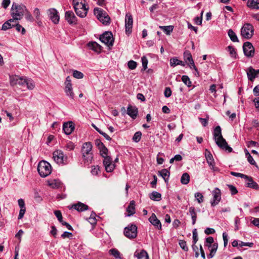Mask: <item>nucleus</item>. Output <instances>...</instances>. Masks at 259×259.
<instances>
[{
    "label": "nucleus",
    "instance_id": "1",
    "mask_svg": "<svg viewBox=\"0 0 259 259\" xmlns=\"http://www.w3.org/2000/svg\"><path fill=\"white\" fill-rule=\"evenodd\" d=\"M213 135V139L218 147L228 152L232 151V148L228 145L226 140L223 137L221 128L219 125L214 128Z\"/></svg>",
    "mask_w": 259,
    "mask_h": 259
},
{
    "label": "nucleus",
    "instance_id": "2",
    "mask_svg": "<svg viewBox=\"0 0 259 259\" xmlns=\"http://www.w3.org/2000/svg\"><path fill=\"white\" fill-rule=\"evenodd\" d=\"M27 8L24 5H19L15 3H13L11 10V15L14 20H20L22 19Z\"/></svg>",
    "mask_w": 259,
    "mask_h": 259
},
{
    "label": "nucleus",
    "instance_id": "3",
    "mask_svg": "<svg viewBox=\"0 0 259 259\" xmlns=\"http://www.w3.org/2000/svg\"><path fill=\"white\" fill-rule=\"evenodd\" d=\"M92 147L91 142H85L82 146L81 154L84 163H91L93 159Z\"/></svg>",
    "mask_w": 259,
    "mask_h": 259
},
{
    "label": "nucleus",
    "instance_id": "4",
    "mask_svg": "<svg viewBox=\"0 0 259 259\" xmlns=\"http://www.w3.org/2000/svg\"><path fill=\"white\" fill-rule=\"evenodd\" d=\"M37 170L39 175L43 178L49 176L52 171L51 164L46 161H41L37 166Z\"/></svg>",
    "mask_w": 259,
    "mask_h": 259
},
{
    "label": "nucleus",
    "instance_id": "5",
    "mask_svg": "<svg viewBox=\"0 0 259 259\" xmlns=\"http://www.w3.org/2000/svg\"><path fill=\"white\" fill-rule=\"evenodd\" d=\"M94 14L100 21L105 25H108L110 23V18L107 14L102 9L96 8L94 10Z\"/></svg>",
    "mask_w": 259,
    "mask_h": 259
},
{
    "label": "nucleus",
    "instance_id": "6",
    "mask_svg": "<svg viewBox=\"0 0 259 259\" xmlns=\"http://www.w3.org/2000/svg\"><path fill=\"white\" fill-rule=\"evenodd\" d=\"M53 155L55 161L58 164H66L68 162V157L65 155L61 150H55Z\"/></svg>",
    "mask_w": 259,
    "mask_h": 259
},
{
    "label": "nucleus",
    "instance_id": "7",
    "mask_svg": "<svg viewBox=\"0 0 259 259\" xmlns=\"http://www.w3.org/2000/svg\"><path fill=\"white\" fill-rule=\"evenodd\" d=\"M253 32L252 25L249 23H246L241 28V35L244 38L250 39L252 36Z\"/></svg>",
    "mask_w": 259,
    "mask_h": 259
},
{
    "label": "nucleus",
    "instance_id": "8",
    "mask_svg": "<svg viewBox=\"0 0 259 259\" xmlns=\"http://www.w3.org/2000/svg\"><path fill=\"white\" fill-rule=\"evenodd\" d=\"M85 4L84 0H73V5L75 12L76 15L81 18L85 17V12L84 10H83L82 13H79L80 10V9L81 8H82Z\"/></svg>",
    "mask_w": 259,
    "mask_h": 259
},
{
    "label": "nucleus",
    "instance_id": "9",
    "mask_svg": "<svg viewBox=\"0 0 259 259\" xmlns=\"http://www.w3.org/2000/svg\"><path fill=\"white\" fill-rule=\"evenodd\" d=\"M100 40L108 47L112 46L114 42L113 35L110 32H105L100 37Z\"/></svg>",
    "mask_w": 259,
    "mask_h": 259
},
{
    "label": "nucleus",
    "instance_id": "10",
    "mask_svg": "<svg viewBox=\"0 0 259 259\" xmlns=\"http://www.w3.org/2000/svg\"><path fill=\"white\" fill-rule=\"evenodd\" d=\"M243 52L245 56L247 57H252L254 54V49L252 45L246 41L244 43L243 46Z\"/></svg>",
    "mask_w": 259,
    "mask_h": 259
},
{
    "label": "nucleus",
    "instance_id": "11",
    "mask_svg": "<svg viewBox=\"0 0 259 259\" xmlns=\"http://www.w3.org/2000/svg\"><path fill=\"white\" fill-rule=\"evenodd\" d=\"M47 13L50 19L54 24H57L59 23L60 17L56 9L54 8L50 9L48 10Z\"/></svg>",
    "mask_w": 259,
    "mask_h": 259
},
{
    "label": "nucleus",
    "instance_id": "12",
    "mask_svg": "<svg viewBox=\"0 0 259 259\" xmlns=\"http://www.w3.org/2000/svg\"><path fill=\"white\" fill-rule=\"evenodd\" d=\"M212 194L213 196V198L212 200L210 201L211 205L212 207L217 205L219 204V202L221 199V193L220 190L215 188L212 191Z\"/></svg>",
    "mask_w": 259,
    "mask_h": 259
},
{
    "label": "nucleus",
    "instance_id": "13",
    "mask_svg": "<svg viewBox=\"0 0 259 259\" xmlns=\"http://www.w3.org/2000/svg\"><path fill=\"white\" fill-rule=\"evenodd\" d=\"M71 79L69 76H67L65 81V92L66 95L69 97L71 99H73L74 94L73 92L72 84L71 83Z\"/></svg>",
    "mask_w": 259,
    "mask_h": 259
},
{
    "label": "nucleus",
    "instance_id": "14",
    "mask_svg": "<svg viewBox=\"0 0 259 259\" xmlns=\"http://www.w3.org/2000/svg\"><path fill=\"white\" fill-rule=\"evenodd\" d=\"M205 156L208 164L210 168L213 171L218 170V167L215 166V162L213 156L209 151L207 149L205 150Z\"/></svg>",
    "mask_w": 259,
    "mask_h": 259
},
{
    "label": "nucleus",
    "instance_id": "15",
    "mask_svg": "<svg viewBox=\"0 0 259 259\" xmlns=\"http://www.w3.org/2000/svg\"><path fill=\"white\" fill-rule=\"evenodd\" d=\"M103 164L108 172H112L115 168V164L113 163L112 158L109 156L104 157Z\"/></svg>",
    "mask_w": 259,
    "mask_h": 259
},
{
    "label": "nucleus",
    "instance_id": "16",
    "mask_svg": "<svg viewBox=\"0 0 259 259\" xmlns=\"http://www.w3.org/2000/svg\"><path fill=\"white\" fill-rule=\"evenodd\" d=\"M10 82L11 84L12 85L19 84L20 86L25 87L26 82V78H23L18 76H11Z\"/></svg>",
    "mask_w": 259,
    "mask_h": 259
},
{
    "label": "nucleus",
    "instance_id": "17",
    "mask_svg": "<svg viewBox=\"0 0 259 259\" xmlns=\"http://www.w3.org/2000/svg\"><path fill=\"white\" fill-rule=\"evenodd\" d=\"M65 18L70 24H75L77 23V18L73 12L68 11L65 12Z\"/></svg>",
    "mask_w": 259,
    "mask_h": 259
},
{
    "label": "nucleus",
    "instance_id": "18",
    "mask_svg": "<svg viewBox=\"0 0 259 259\" xmlns=\"http://www.w3.org/2000/svg\"><path fill=\"white\" fill-rule=\"evenodd\" d=\"M246 73L248 80L253 81L259 73V69L255 70L252 67H249L246 70Z\"/></svg>",
    "mask_w": 259,
    "mask_h": 259
},
{
    "label": "nucleus",
    "instance_id": "19",
    "mask_svg": "<svg viewBox=\"0 0 259 259\" xmlns=\"http://www.w3.org/2000/svg\"><path fill=\"white\" fill-rule=\"evenodd\" d=\"M74 129V124L72 121H68L63 125V130L66 135H70Z\"/></svg>",
    "mask_w": 259,
    "mask_h": 259
},
{
    "label": "nucleus",
    "instance_id": "20",
    "mask_svg": "<svg viewBox=\"0 0 259 259\" xmlns=\"http://www.w3.org/2000/svg\"><path fill=\"white\" fill-rule=\"evenodd\" d=\"M149 222L157 229H161V224L160 221L157 218L155 213H152L149 218Z\"/></svg>",
    "mask_w": 259,
    "mask_h": 259
},
{
    "label": "nucleus",
    "instance_id": "21",
    "mask_svg": "<svg viewBox=\"0 0 259 259\" xmlns=\"http://www.w3.org/2000/svg\"><path fill=\"white\" fill-rule=\"evenodd\" d=\"M244 179H245V185L246 187L255 190L258 189V185L253 181L251 177L247 176V178H245Z\"/></svg>",
    "mask_w": 259,
    "mask_h": 259
},
{
    "label": "nucleus",
    "instance_id": "22",
    "mask_svg": "<svg viewBox=\"0 0 259 259\" xmlns=\"http://www.w3.org/2000/svg\"><path fill=\"white\" fill-rule=\"evenodd\" d=\"M68 207L69 209L74 208L78 211H83L88 209V205L80 202L72 205L71 207L68 206Z\"/></svg>",
    "mask_w": 259,
    "mask_h": 259
},
{
    "label": "nucleus",
    "instance_id": "23",
    "mask_svg": "<svg viewBox=\"0 0 259 259\" xmlns=\"http://www.w3.org/2000/svg\"><path fill=\"white\" fill-rule=\"evenodd\" d=\"M158 175L162 177L165 183H168L170 172L167 169L164 168L159 171L158 172Z\"/></svg>",
    "mask_w": 259,
    "mask_h": 259
},
{
    "label": "nucleus",
    "instance_id": "24",
    "mask_svg": "<svg viewBox=\"0 0 259 259\" xmlns=\"http://www.w3.org/2000/svg\"><path fill=\"white\" fill-rule=\"evenodd\" d=\"M187 214L191 216L192 220V225H195L197 219V213L195 207L193 206L190 207L189 209V212L187 213Z\"/></svg>",
    "mask_w": 259,
    "mask_h": 259
},
{
    "label": "nucleus",
    "instance_id": "25",
    "mask_svg": "<svg viewBox=\"0 0 259 259\" xmlns=\"http://www.w3.org/2000/svg\"><path fill=\"white\" fill-rule=\"evenodd\" d=\"M148 253L144 249L141 250H136L134 253V257L138 259H142L145 257H148Z\"/></svg>",
    "mask_w": 259,
    "mask_h": 259
},
{
    "label": "nucleus",
    "instance_id": "26",
    "mask_svg": "<svg viewBox=\"0 0 259 259\" xmlns=\"http://www.w3.org/2000/svg\"><path fill=\"white\" fill-rule=\"evenodd\" d=\"M14 21H15L14 20V19H10L9 20H8L7 21H6V22H5L2 25V30H7L12 28V27H14V26H15L14 24L12 23L14 22Z\"/></svg>",
    "mask_w": 259,
    "mask_h": 259
},
{
    "label": "nucleus",
    "instance_id": "27",
    "mask_svg": "<svg viewBox=\"0 0 259 259\" xmlns=\"http://www.w3.org/2000/svg\"><path fill=\"white\" fill-rule=\"evenodd\" d=\"M209 248H210V253L208 255V257L210 258L213 257L217 250L218 245L217 243H214L212 245H207Z\"/></svg>",
    "mask_w": 259,
    "mask_h": 259
},
{
    "label": "nucleus",
    "instance_id": "28",
    "mask_svg": "<svg viewBox=\"0 0 259 259\" xmlns=\"http://www.w3.org/2000/svg\"><path fill=\"white\" fill-rule=\"evenodd\" d=\"M89 47L93 51L99 52L101 50V46L96 42H91L88 44Z\"/></svg>",
    "mask_w": 259,
    "mask_h": 259
},
{
    "label": "nucleus",
    "instance_id": "29",
    "mask_svg": "<svg viewBox=\"0 0 259 259\" xmlns=\"http://www.w3.org/2000/svg\"><path fill=\"white\" fill-rule=\"evenodd\" d=\"M109 253L116 259H122L120 252L116 248H112L110 249L109 250Z\"/></svg>",
    "mask_w": 259,
    "mask_h": 259
},
{
    "label": "nucleus",
    "instance_id": "30",
    "mask_svg": "<svg viewBox=\"0 0 259 259\" xmlns=\"http://www.w3.org/2000/svg\"><path fill=\"white\" fill-rule=\"evenodd\" d=\"M150 198L154 201H159L161 198V195L160 193L156 191H153L149 194Z\"/></svg>",
    "mask_w": 259,
    "mask_h": 259
},
{
    "label": "nucleus",
    "instance_id": "31",
    "mask_svg": "<svg viewBox=\"0 0 259 259\" xmlns=\"http://www.w3.org/2000/svg\"><path fill=\"white\" fill-rule=\"evenodd\" d=\"M247 6L251 9H259V3L257 0H248Z\"/></svg>",
    "mask_w": 259,
    "mask_h": 259
},
{
    "label": "nucleus",
    "instance_id": "32",
    "mask_svg": "<svg viewBox=\"0 0 259 259\" xmlns=\"http://www.w3.org/2000/svg\"><path fill=\"white\" fill-rule=\"evenodd\" d=\"M184 57L185 61L188 64H193V60L192 55L188 51L185 52L184 54Z\"/></svg>",
    "mask_w": 259,
    "mask_h": 259
},
{
    "label": "nucleus",
    "instance_id": "33",
    "mask_svg": "<svg viewBox=\"0 0 259 259\" xmlns=\"http://www.w3.org/2000/svg\"><path fill=\"white\" fill-rule=\"evenodd\" d=\"M190 176L189 175L185 172L183 174L181 178V182L184 185L188 184L190 182Z\"/></svg>",
    "mask_w": 259,
    "mask_h": 259
},
{
    "label": "nucleus",
    "instance_id": "34",
    "mask_svg": "<svg viewBox=\"0 0 259 259\" xmlns=\"http://www.w3.org/2000/svg\"><path fill=\"white\" fill-rule=\"evenodd\" d=\"M228 34L231 40L233 42H238V38L235 33L232 30L229 29L228 32Z\"/></svg>",
    "mask_w": 259,
    "mask_h": 259
},
{
    "label": "nucleus",
    "instance_id": "35",
    "mask_svg": "<svg viewBox=\"0 0 259 259\" xmlns=\"http://www.w3.org/2000/svg\"><path fill=\"white\" fill-rule=\"evenodd\" d=\"M137 236V227L135 225H131V238H135Z\"/></svg>",
    "mask_w": 259,
    "mask_h": 259
},
{
    "label": "nucleus",
    "instance_id": "36",
    "mask_svg": "<svg viewBox=\"0 0 259 259\" xmlns=\"http://www.w3.org/2000/svg\"><path fill=\"white\" fill-rule=\"evenodd\" d=\"M160 28L163 30V31L167 35L170 34V33L172 31L174 27L171 25L169 26H160Z\"/></svg>",
    "mask_w": 259,
    "mask_h": 259
},
{
    "label": "nucleus",
    "instance_id": "37",
    "mask_svg": "<svg viewBox=\"0 0 259 259\" xmlns=\"http://www.w3.org/2000/svg\"><path fill=\"white\" fill-rule=\"evenodd\" d=\"M125 27L126 33L128 35L130 34V15L128 14H126L125 18Z\"/></svg>",
    "mask_w": 259,
    "mask_h": 259
},
{
    "label": "nucleus",
    "instance_id": "38",
    "mask_svg": "<svg viewBox=\"0 0 259 259\" xmlns=\"http://www.w3.org/2000/svg\"><path fill=\"white\" fill-rule=\"evenodd\" d=\"M138 110L135 106H131V117L135 119L138 115Z\"/></svg>",
    "mask_w": 259,
    "mask_h": 259
},
{
    "label": "nucleus",
    "instance_id": "39",
    "mask_svg": "<svg viewBox=\"0 0 259 259\" xmlns=\"http://www.w3.org/2000/svg\"><path fill=\"white\" fill-rule=\"evenodd\" d=\"M245 153L248 162H249V163L251 164V165H255L256 162L253 159V157L250 154L249 152L247 150H245Z\"/></svg>",
    "mask_w": 259,
    "mask_h": 259
},
{
    "label": "nucleus",
    "instance_id": "40",
    "mask_svg": "<svg viewBox=\"0 0 259 259\" xmlns=\"http://www.w3.org/2000/svg\"><path fill=\"white\" fill-rule=\"evenodd\" d=\"M49 185L53 188H58L60 186V182L57 180H54L49 182Z\"/></svg>",
    "mask_w": 259,
    "mask_h": 259
},
{
    "label": "nucleus",
    "instance_id": "41",
    "mask_svg": "<svg viewBox=\"0 0 259 259\" xmlns=\"http://www.w3.org/2000/svg\"><path fill=\"white\" fill-rule=\"evenodd\" d=\"M26 85L27 88L29 90H32L35 87V84L34 81L31 79L26 78V82L25 84V86Z\"/></svg>",
    "mask_w": 259,
    "mask_h": 259
},
{
    "label": "nucleus",
    "instance_id": "42",
    "mask_svg": "<svg viewBox=\"0 0 259 259\" xmlns=\"http://www.w3.org/2000/svg\"><path fill=\"white\" fill-rule=\"evenodd\" d=\"M182 80L188 87H190L191 86L192 82L187 75H183L182 77Z\"/></svg>",
    "mask_w": 259,
    "mask_h": 259
},
{
    "label": "nucleus",
    "instance_id": "43",
    "mask_svg": "<svg viewBox=\"0 0 259 259\" xmlns=\"http://www.w3.org/2000/svg\"><path fill=\"white\" fill-rule=\"evenodd\" d=\"M142 136V133L140 131L137 132L133 137L132 140L135 142H138L140 141Z\"/></svg>",
    "mask_w": 259,
    "mask_h": 259
},
{
    "label": "nucleus",
    "instance_id": "44",
    "mask_svg": "<svg viewBox=\"0 0 259 259\" xmlns=\"http://www.w3.org/2000/svg\"><path fill=\"white\" fill-rule=\"evenodd\" d=\"M72 75L74 78L77 79H81L84 76L82 72L76 70L73 71Z\"/></svg>",
    "mask_w": 259,
    "mask_h": 259
},
{
    "label": "nucleus",
    "instance_id": "45",
    "mask_svg": "<svg viewBox=\"0 0 259 259\" xmlns=\"http://www.w3.org/2000/svg\"><path fill=\"white\" fill-rule=\"evenodd\" d=\"M15 26L14 27H16V29L18 32H21L22 34H25L26 33V30L25 29L22 27L20 24L19 23H16L14 24Z\"/></svg>",
    "mask_w": 259,
    "mask_h": 259
},
{
    "label": "nucleus",
    "instance_id": "46",
    "mask_svg": "<svg viewBox=\"0 0 259 259\" xmlns=\"http://www.w3.org/2000/svg\"><path fill=\"white\" fill-rule=\"evenodd\" d=\"M25 18L28 21H30L31 22H33L34 21V19L31 15V14L30 13V12L28 10V9H27V11H25Z\"/></svg>",
    "mask_w": 259,
    "mask_h": 259
},
{
    "label": "nucleus",
    "instance_id": "47",
    "mask_svg": "<svg viewBox=\"0 0 259 259\" xmlns=\"http://www.w3.org/2000/svg\"><path fill=\"white\" fill-rule=\"evenodd\" d=\"M195 197L196 198L198 202L201 203L204 200V197L202 193L200 192H197L195 194Z\"/></svg>",
    "mask_w": 259,
    "mask_h": 259
},
{
    "label": "nucleus",
    "instance_id": "48",
    "mask_svg": "<svg viewBox=\"0 0 259 259\" xmlns=\"http://www.w3.org/2000/svg\"><path fill=\"white\" fill-rule=\"evenodd\" d=\"M179 245L180 247L185 251H187L189 250V248L187 246V243L184 240H180Z\"/></svg>",
    "mask_w": 259,
    "mask_h": 259
},
{
    "label": "nucleus",
    "instance_id": "49",
    "mask_svg": "<svg viewBox=\"0 0 259 259\" xmlns=\"http://www.w3.org/2000/svg\"><path fill=\"white\" fill-rule=\"evenodd\" d=\"M101 155L104 157L106 156H108V150L107 148L104 146L103 147L99 149Z\"/></svg>",
    "mask_w": 259,
    "mask_h": 259
},
{
    "label": "nucleus",
    "instance_id": "50",
    "mask_svg": "<svg viewBox=\"0 0 259 259\" xmlns=\"http://www.w3.org/2000/svg\"><path fill=\"white\" fill-rule=\"evenodd\" d=\"M179 60H178L177 58H171L169 61L170 65L171 67H175L178 65Z\"/></svg>",
    "mask_w": 259,
    "mask_h": 259
},
{
    "label": "nucleus",
    "instance_id": "51",
    "mask_svg": "<svg viewBox=\"0 0 259 259\" xmlns=\"http://www.w3.org/2000/svg\"><path fill=\"white\" fill-rule=\"evenodd\" d=\"M203 14V11H202L201 13V15L200 17H197L195 18L194 21L195 23L197 25H200L202 24V16Z\"/></svg>",
    "mask_w": 259,
    "mask_h": 259
},
{
    "label": "nucleus",
    "instance_id": "52",
    "mask_svg": "<svg viewBox=\"0 0 259 259\" xmlns=\"http://www.w3.org/2000/svg\"><path fill=\"white\" fill-rule=\"evenodd\" d=\"M141 60L143 69L146 70L147 68L148 60L145 56L142 57Z\"/></svg>",
    "mask_w": 259,
    "mask_h": 259
},
{
    "label": "nucleus",
    "instance_id": "53",
    "mask_svg": "<svg viewBox=\"0 0 259 259\" xmlns=\"http://www.w3.org/2000/svg\"><path fill=\"white\" fill-rule=\"evenodd\" d=\"M193 242L196 244L198 240V234L196 229H194L193 230Z\"/></svg>",
    "mask_w": 259,
    "mask_h": 259
},
{
    "label": "nucleus",
    "instance_id": "54",
    "mask_svg": "<svg viewBox=\"0 0 259 259\" xmlns=\"http://www.w3.org/2000/svg\"><path fill=\"white\" fill-rule=\"evenodd\" d=\"M164 95L165 97L169 98L171 95V90L170 88L166 87L165 88L164 91Z\"/></svg>",
    "mask_w": 259,
    "mask_h": 259
},
{
    "label": "nucleus",
    "instance_id": "55",
    "mask_svg": "<svg viewBox=\"0 0 259 259\" xmlns=\"http://www.w3.org/2000/svg\"><path fill=\"white\" fill-rule=\"evenodd\" d=\"M253 243L252 242H243L242 241H239V246L241 247L243 246H248L249 247H252L253 246Z\"/></svg>",
    "mask_w": 259,
    "mask_h": 259
},
{
    "label": "nucleus",
    "instance_id": "56",
    "mask_svg": "<svg viewBox=\"0 0 259 259\" xmlns=\"http://www.w3.org/2000/svg\"><path fill=\"white\" fill-rule=\"evenodd\" d=\"M227 186H228L232 195H235L238 192V191H237L236 188L235 186H234L233 185H228Z\"/></svg>",
    "mask_w": 259,
    "mask_h": 259
},
{
    "label": "nucleus",
    "instance_id": "57",
    "mask_svg": "<svg viewBox=\"0 0 259 259\" xmlns=\"http://www.w3.org/2000/svg\"><path fill=\"white\" fill-rule=\"evenodd\" d=\"M33 14L37 20H40V13L39 10L37 8L34 9L33 11Z\"/></svg>",
    "mask_w": 259,
    "mask_h": 259
},
{
    "label": "nucleus",
    "instance_id": "58",
    "mask_svg": "<svg viewBox=\"0 0 259 259\" xmlns=\"http://www.w3.org/2000/svg\"><path fill=\"white\" fill-rule=\"evenodd\" d=\"M230 174L231 175L235 176V177H240V178H244V179L245 178H247V175H244V174H242L241 173L231 171Z\"/></svg>",
    "mask_w": 259,
    "mask_h": 259
},
{
    "label": "nucleus",
    "instance_id": "59",
    "mask_svg": "<svg viewBox=\"0 0 259 259\" xmlns=\"http://www.w3.org/2000/svg\"><path fill=\"white\" fill-rule=\"evenodd\" d=\"M228 51L232 57H235L236 56L235 50L232 47L228 46Z\"/></svg>",
    "mask_w": 259,
    "mask_h": 259
},
{
    "label": "nucleus",
    "instance_id": "60",
    "mask_svg": "<svg viewBox=\"0 0 259 259\" xmlns=\"http://www.w3.org/2000/svg\"><path fill=\"white\" fill-rule=\"evenodd\" d=\"M18 202L20 209H26L25 202L23 199H19Z\"/></svg>",
    "mask_w": 259,
    "mask_h": 259
},
{
    "label": "nucleus",
    "instance_id": "61",
    "mask_svg": "<svg viewBox=\"0 0 259 259\" xmlns=\"http://www.w3.org/2000/svg\"><path fill=\"white\" fill-rule=\"evenodd\" d=\"M100 171L99 166H94L92 167L91 172L93 175H97L98 174V171Z\"/></svg>",
    "mask_w": 259,
    "mask_h": 259
},
{
    "label": "nucleus",
    "instance_id": "62",
    "mask_svg": "<svg viewBox=\"0 0 259 259\" xmlns=\"http://www.w3.org/2000/svg\"><path fill=\"white\" fill-rule=\"evenodd\" d=\"M214 239L212 237H208L206 239V245H212L213 244Z\"/></svg>",
    "mask_w": 259,
    "mask_h": 259
},
{
    "label": "nucleus",
    "instance_id": "63",
    "mask_svg": "<svg viewBox=\"0 0 259 259\" xmlns=\"http://www.w3.org/2000/svg\"><path fill=\"white\" fill-rule=\"evenodd\" d=\"M95 144L99 149H100L105 146L100 139H96L95 140Z\"/></svg>",
    "mask_w": 259,
    "mask_h": 259
},
{
    "label": "nucleus",
    "instance_id": "64",
    "mask_svg": "<svg viewBox=\"0 0 259 259\" xmlns=\"http://www.w3.org/2000/svg\"><path fill=\"white\" fill-rule=\"evenodd\" d=\"M252 124L253 127L256 128L257 130L259 131V121L258 120L256 119L253 120Z\"/></svg>",
    "mask_w": 259,
    "mask_h": 259
}]
</instances>
